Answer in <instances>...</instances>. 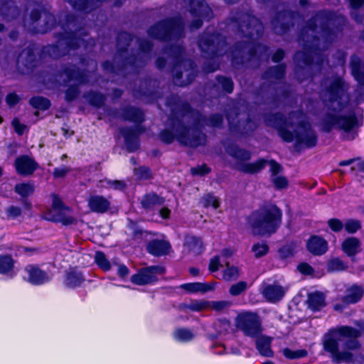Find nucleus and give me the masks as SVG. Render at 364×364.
<instances>
[{"label": "nucleus", "mask_w": 364, "mask_h": 364, "mask_svg": "<svg viewBox=\"0 0 364 364\" xmlns=\"http://www.w3.org/2000/svg\"><path fill=\"white\" fill-rule=\"evenodd\" d=\"M352 73L358 82L362 83L364 81V73L359 70L354 63L352 64Z\"/></svg>", "instance_id": "nucleus-52"}, {"label": "nucleus", "mask_w": 364, "mask_h": 364, "mask_svg": "<svg viewBox=\"0 0 364 364\" xmlns=\"http://www.w3.org/2000/svg\"><path fill=\"white\" fill-rule=\"evenodd\" d=\"M66 75L69 78V81L74 80L77 83H83L85 82L84 77L78 70H67Z\"/></svg>", "instance_id": "nucleus-44"}, {"label": "nucleus", "mask_w": 364, "mask_h": 364, "mask_svg": "<svg viewBox=\"0 0 364 364\" xmlns=\"http://www.w3.org/2000/svg\"><path fill=\"white\" fill-rule=\"evenodd\" d=\"M297 268L301 273L304 274H311L313 272L311 267L306 263L299 264Z\"/></svg>", "instance_id": "nucleus-55"}, {"label": "nucleus", "mask_w": 364, "mask_h": 364, "mask_svg": "<svg viewBox=\"0 0 364 364\" xmlns=\"http://www.w3.org/2000/svg\"><path fill=\"white\" fill-rule=\"evenodd\" d=\"M15 191L21 196L25 197L31 195L33 192L34 188L31 183H23L17 184L15 187Z\"/></svg>", "instance_id": "nucleus-36"}, {"label": "nucleus", "mask_w": 364, "mask_h": 364, "mask_svg": "<svg viewBox=\"0 0 364 364\" xmlns=\"http://www.w3.org/2000/svg\"><path fill=\"white\" fill-rule=\"evenodd\" d=\"M177 132V134L174 135L171 131L165 130L161 132V139L166 143H171L176 137L181 144L191 146H197L205 141L204 135L196 129L181 127Z\"/></svg>", "instance_id": "nucleus-4"}, {"label": "nucleus", "mask_w": 364, "mask_h": 364, "mask_svg": "<svg viewBox=\"0 0 364 364\" xmlns=\"http://www.w3.org/2000/svg\"><path fill=\"white\" fill-rule=\"evenodd\" d=\"M308 250L314 255H322L327 251V242L318 236L311 237L307 242Z\"/></svg>", "instance_id": "nucleus-18"}, {"label": "nucleus", "mask_w": 364, "mask_h": 364, "mask_svg": "<svg viewBox=\"0 0 364 364\" xmlns=\"http://www.w3.org/2000/svg\"><path fill=\"white\" fill-rule=\"evenodd\" d=\"M272 182L277 189L285 188L288 185L287 178L282 176H272Z\"/></svg>", "instance_id": "nucleus-45"}, {"label": "nucleus", "mask_w": 364, "mask_h": 364, "mask_svg": "<svg viewBox=\"0 0 364 364\" xmlns=\"http://www.w3.org/2000/svg\"><path fill=\"white\" fill-rule=\"evenodd\" d=\"M343 251L348 256H354L360 251V243L358 238L348 237L342 243Z\"/></svg>", "instance_id": "nucleus-23"}, {"label": "nucleus", "mask_w": 364, "mask_h": 364, "mask_svg": "<svg viewBox=\"0 0 364 364\" xmlns=\"http://www.w3.org/2000/svg\"><path fill=\"white\" fill-rule=\"evenodd\" d=\"M175 31V26L170 22L161 23L149 30V34L154 38L166 39Z\"/></svg>", "instance_id": "nucleus-14"}, {"label": "nucleus", "mask_w": 364, "mask_h": 364, "mask_svg": "<svg viewBox=\"0 0 364 364\" xmlns=\"http://www.w3.org/2000/svg\"><path fill=\"white\" fill-rule=\"evenodd\" d=\"M136 175L139 176L141 178H147L150 176L149 169L146 167H141L136 170Z\"/></svg>", "instance_id": "nucleus-56"}, {"label": "nucleus", "mask_w": 364, "mask_h": 364, "mask_svg": "<svg viewBox=\"0 0 364 364\" xmlns=\"http://www.w3.org/2000/svg\"><path fill=\"white\" fill-rule=\"evenodd\" d=\"M269 251V247L266 242H257L253 245L252 252L255 257L259 258L265 255Z\"/></svg>", "instance_id": "nucleus-34"}, {"label": "nucleus", "mask_w": 364, "mask_h": 364, "mask_svg": "<svg viewBox=\"0 0 364 364\" xmlns=\"http://www.w3.org/2000/svg\"><path fill=\"white\" fill-rule=\"evenodd\" d=\"M308 304L314 311L320 310L326 306L325 295L319 291L310 293L308 296Z\"/></svg>", "instance_id": "nucleus-24"}, {"label": "nucleus", "mask_w": 364, "mask_h": 364, "mask_svg": "<svg viewBox=\"0 0 364 364\" xmlns=\"http://www.w3.org/2000/svg\"><path fill=\"white\" fill-rule=\"evenodd\" d=\"M84 281V277L80 272L71 271L70 272L66 278V285L70 287H75L79 286Z\"/></svg>", "instance_id": "nucleus-29"}, {"label": "nucleus", "mask_w": 364, "mask_h": 364, "mask_svg": "<svg viewBox=\"0 0 364 364\" xmlns=\"http://www.w3.org/2000/svg\"><path fill=\"white\" fill-rule=\"evenodd\" d=\"M236 322L237 328L248 336L255 337L262 331L261 321L255 313L242 312L237 316Z\"/></svg>", "instance_id": "nucleus-6"}, {"label": "nucleus", "mask_w": 364, "mask_h": 364, "mask_svg": "<svg viewBox=\"0 0 364 364\" xmlns=\"http://www.w3.org/2000/svg\"><path fill=\"white\" fill-rule=\"evenodd\" d=\"M118 274L122 277H126L129 274L128 268L124 265H119L117 269Z\"/></svg>", "instance_id": "nucleus-61"}, {"label": "nucleus", "mask_w": 364, "mask_h": 364, "mask_svg": "<svg viewBox=\"0 0 364 364\" xmlns=\"http://www.w3.org/2000/svg\"><path fill=\"white\" fill-rule=\"evenodd\" d=\"M266 165L269 166L270 171L272 173V176H277V173L281 169L279 164L274 161H268L264 159H259L256 162L243 165L242 170L247 173H256L263 168Z\"/></svg>", "instance_id": "nucleus-11"}, {"label": "nucleus", "mask_w": 364, "mask_h": 364, "mask_svg": "<svg viewBox=\"0 0 364 364\" xmlns=\"http://www.w3.org/2000/svg\"><path fill=\"white\" fill-rule=\"evenodd\" d=\"M281 221V210L277 206L272 205L259 212L252 223V228L257 234H272L279 228Z\"/></svg>", "instance_id": "nucleus-3"}, {"label": "nucleus", "mask_w": 364, "mask_h": 364, "mask_svg": "<svg viewBox=\"0 0 364 364\" xmlns=\"http://www.w3.org/2000/svg\"><path fill=\"white\" fill-rule=\"evenodd\" d=\"M171 245L164 240H153L147 245V251L154 256H162L169 252Z\"/></svg>", "instance_id": "nucleus-15"}, {"label": "nucleus", "mask_w": 364, "mask_h": 364, "mask_svg": "<svg viewBox=\"0 0 364 364\" xmlns=\"http://www.w3.org/2000/svg\"><path fill=\"white\" fill-rule=\"evenodd\" d=\"M209 306L219 311L227 306V302L225 301H213L210 304Z\"/></svg>", "instance_id": "nucleus-59"}, {"label": "nucleus", "mask_w": 364, "mask_h": 364, "mask_svg": "<svg viewBox=\"0 0 364 364\" xmlns=\"http://www.w3.org/2000/svg\"><path fill=\"white\" fill-rule=\"evenodd\" d=\"M12 125L14 127L16 132L18 134H23V131H24V129L26 128V126L22 124H21L18 119H14L12 121Z\"/></svg>", "instance_id": "nucleus-57"}, {"label": "nucleus", "mask_w": 364, "mask_h": 364, "mask_svg": "<svg viewBox=\"0 0 364 364\" xmlns=\"http://www.w3.org/2000/svg\"><path fill=\"white\" fill-rule=\"evenodd\" d=\"M194 337L193 333L186 328H178L173 332V338L179 342H188Z\"/></svg>", "instance_id": "nucleus-31"}, {"label": "nucleus", "mask_w": 364, "mask_h": 364, "mask_svg": "<svg viewBox=\"0 0 364 364\" xmlns=\"http://www.w3.org/2000/svg\"><path fill=\"white\" fill-rule=\"evenodd\" d=\"M30 102L32 106L41 109H46L50 105L49 100L41 97H33Z\"/></svg>", "instance_id": "nucleus-38"}, {"label": "nucleus", "mask_w": 364, "mask_h": 364, "mask_svg": "<svg viewBox=\"0 0 364 364\" xmlns=\"http://www.w3.org/2000/svg\"><path fill=\"white\" fill-rule=\"evenodd\" d=\"M284 53L282 50H278L272 56V60L274 62H279L284 58Z\"/></svg>", "instance_id": "nucleus-62"}, {"label": "nucleus", "mask_w": 364, "mask_h": 364, "mask_svg": "<svg viewBox=\"0 0 364 364\" xmlns=\"http://www.w3.org/2000/svg\"><path fill=\"white\" fill-rule=\"evenodd\" d=\"M209 172V168L205 165H202L196 168H191V173L193 175H204Z\"/></svg>", "instance_id": "nucleus-54"}, {"label": "nucleus", "mask_w": 364, "mask_h": 364, "mask_svg": "<svg viewBox=\"0 0 364 364\" xmlns=\"http://www.w3.org/2000/svg\"><path fill=\"white\" fill-rule=\"evenodd\" d=\"M75 9L85 10L87 8L88 0H68Z\"/></svg>", "instance_id": "nucleus-49"}, {"label": "nucleus", "mask_w": 364, "mask_h": 364, "mask_svg": "<svg viewBox=\"0 0 364 364\" xmlns=\"http://www.w3.org/2000/svg\"><path fill=\"white\" fill-rule=\"evenodd\" d=\"M326 121L328 130H330L332 127L337 126L344 131H349L353 127L355 123V119L353 114L348 117H338L335 114H329L327 116Z\"/></svg>", "instance_id": "nucleus-8"}, {"label": "nucleus", "mask_w": 364, "mask_h": 364, "mask_svg": "<svg viewBox=\"0 0 364 364\" xmlns=\"http://www.w3.org/2000/svg\"><path fill=\"white\" fill-rule=\"evenodd\" d=\"M95 259L97 265L103 270L107 271L110 269V263L102 252H96Z\"/></svg>", "instance_id": "nucleus-37"}, {"label": "nucleus", "mask_w": 364, "mask_h": 364, "mask_svg": "<svg viewBox=\"0 0 364 364\" xmlns=\"http://www.w3.org/2000/svg\"><path fill=\"white\" fill-rule=\"evenodd\" d=\"M329 100L333 109L341 108V102L346 99L345 90L341 79L336 80L328 90Z\"/></svg>", "instance_id": "nucleus-9"}, {"label": "nucleus", "mask_w": 364, "mask_h": 364, "mask_svg": "<svg viewBox=\"0 0 364 364\" xmlns=\"http://www.w3.org/2000/svg\"><path fill=\"white\" fill-rule=\"evenodd\" d=\"M210 303L205 301H193L189 307L193 311H200L202 309L209 307Z\"/></svg>", "instance_id": "nucleus-50"}, {"label": "nucleus", "mask_w": 364, "mask_h": 364, "mask_svg": "<svg viewBox=\"0 0 364 364\" xmlns=\"http://www.w3.org/2000/svg\"><path fill=\"white\" fill-rule=\"evenodd\" d=\"M218 82L222 85L223 89L228 92H231L233 90V84L230 79L226 77H219Z\"/></svg>", "instance_id": "nucleus-48"}, {"label": "nucleus", "mask_w": 364, "mask_h": 364, "mask_svg": "<svg viewBox=\"0 0 364 364\" xmlns=\"http://www.w3.org/2000/svg\"><path fill=\"white\" fill-rule=\"evenodd\" d=\"M272 338L269 336H262L256 340V348L259 354L264 357L271 358L274 352L271 349Z\"/></svg>", "instance_id": "nucleus-21"}, {"label": "nucleus", "mask_w": 364, "mask_h": 364, "mask_svg": "<svg viewBox=\"0 0 364 364\" xmlns=\"http://www.w3.org/2000/svg\"><path fill=\"white\" fill-rule=\"evenodd\" d=\"M284 287L277 283L267 284L262 291L264 296L270 301L274 302L280 300L285 294Z\"/></svg>", "instance_id": "nucleus-16"}, {"label": "nucleus", "mask_w": 364, "mask_h": 364, "mask_svg": "<svg viewBox=\"0 0 364 364\" xmlns=\"http://www.w3.org/2000/svg\"><path fill=\"white\" fill-rule=\"evenodd\" d=\"M25 272L28 275V282L33 284H42L48 282L51 278L50 275L46 272L32 265L27 266Z\"/></svg>", "instance_id": "nucleus-13"}, {"label": "nucleus", "mask_w": 364, "mask_h": 364, "mask_svg": "<svg viewBox=\"0 0 364 364\" xmlns=\"http://www.w3.org/2000/svg\"><path fill=\"white\" fill-rule=\"evenodd\" d=\"M328 225L329 228L334 232H340L344 227L343 223L337 218H332L328 220Z\"/></svg>", "instance_id": "nucleus-47"}, {"label": "nucleus", "mask_w": 364, "mask_h": 364, "mask_svg": "<svg viewBox=\"0 0 364 364\" xmlns=\"http://www.w3.org/2000/svg\"><path fill=\"white\" fill-rule=\"evenodd\" d=\"M202 203L205 207L213 206L215 209L220 205L218 198L211 194L205 196L202 199Z\"/></svg>", "instance_id": "nucleus-41"}, {"label": "nucleus", "mask_w": 364, "mask_h": 364, "mask_svg": "<svg viewBox=\"0 0 364 364\" xmlns=\"http://www.w3.org/2000/svg\"><path fill=\"white\" fill-rule=\"evenodd\" d=\"M359 331L349 326H340L331 329L323 338L324 349L331 355L333 360L337 363L353 361L352 350L359 348L357 341Z\"/></svg>", "instance_id": "nucleus-1"}, {"label": "nucleus", "mask_w": 364, "mask_h": 364, "mask_svg": "<svg viewBox=\"0 0 364 364\" xmlns=\"http://www.w3.org/2000/svg\"><path fill=\"white\" fill-rule=\"evenodd\" d=\"M164 199L155 193H149L145 195L141 200L142 207L145 209H151L156 205H161L164 203Z\"/></svg>", "instance_id": "nucleus-26"}, {"label": "nucleus", "mask_w": 364, "mask_h": 364, "mask_svg": "<svg viewBox=\"0 0 364 364\" xmlns=\"http://www.w3.org/2000/svg\"><path fill=\"white\" fill-rule=\"evenodd\" d=\"M220 257L215 256L213 257L209 264V269L211 272H215L219 269L220 267H223Z\"/></svg>", "instance_id": "nucleus-46"}, {"label": "nucleus", "mask_w": 364, "mask_h": 364, "mask_svg": "<svg viewBox=\"0 0 364 364\" xmlns=\"http://www.w3.org/2000/svg\"><path fill=\"white\" fill-rule=\"evenodd\" d=\"M224 41L219 35H211L203 37L199 41V47L205 53H211L215 55L218 52V48L223 45Z\"/></svg>", "instance_id": "nucleus-12"}, {"label": "nucleus", "mask_w": 364, "mask_h": 364, "mask_svg": "<svg viewBox=\"0 0 364 364\" xmlns=\"http://www.w3.org/2000/svg\"><path fill=\"white\" fill-rule=\"evenodd\" d=\"M88 205L92 211L103 213L109 210L110 202L102 196H93L90 198Z\"/></svg>", "instance_id": "nucleus-17"}, {"label": "nucleus", "mask_w": 364, "mask_h": 364, "mask_svg": "<svg viewBox=\"0 0 364 364\" xmlns=\"http://www.w3.org/2000/svg\"><path fill=\"white\" fill-rule=\"evenodd\" d=\"M127 117L134 122H141L143 120V113L138 109L131 108L127 112Z\"/></svg>", "instance_id": "nucleus-43"}, {"label": "nucleus", "mask_w": 364, "mask_h": 364, "mask_svg": "<svg viewBox=\"0 0 364 364\" xmlns=\"http://www.w3.org/2000/svg\"><path fill=\"white\" fill-rule=\"evenodd\" d=\"M233 253H234L233 250H232L230 248H225L222 250L220 255L219 257H220V259L221 258L226 259V258L231 257L233 255Z\"/></svg>", "instance_id": "nucleus-60"}, {"label": "nucleus", "mask_w": 364, "mask_h": 364, "mask_svg": "<svg viewBox=\"0 0 364 364\" xmlns=\"http://www.w3.org/2000/svg\"><path fill=\"white\" fill-rule=\"evenodd\" d=\"M185 247L188 252L193 254L200 253L203 248L201 240L193 235H188L186 237Z\"/></svg>", "instance_id": "nucleus-27"}, {"label": "nucleus", "mask_w": 364, "mask_h": 364, "mask_svg": "<svg viewBox=\"0 0 364 364\" xmlns=\"http://www.w3.org/2000/svg\"><path fill=\"white\" fill-rule=\"evenodd\" d=\"M14 262L9 256L0 257V274H11L14 269Z\"/></svg>", "instance_id": "nucleus-30"}, {"label": "nucleus", "mask_w": 364, "mask_h": 364, "mask_svg": "<svg viewBox=\"0 0 364 364\" xmlns=\"http://www.w3.org/2000/svg\"><path fill=\"white\" fill-rule=\"evenodd\" d=\"M164 273V268L159 266H151L142 268L131 277V282L136 285L152 284L158 279V276Z\"/></svg>", "instance_id": "nucleus-7"}, {"label": "nucleus", "mask_w": 364, "mask_h": 364, "mask_svg": "<svg viewBox=\"0 0 364 364\" xmlns=\"http://www.w3.org/2000/svg\"><path fill=\"white\" fill-rule=\"evenodd\" d=\"M215 283L204 284L200 282L187 283L182 284L181 288L189 293L202 292L205 293L212 291L215 287Z\"/></svg>", "instance_id": "nucleus-22"}, {"label": "nucleus", "mask_w": 364, "mask_h": 364, "mask_svg": "<svg viewBox=\"0 0 364 364\" xmlns=\"http://www.w3.org/2000/svg\"><path fill=\"white\" fill-rule=\"evenodd\" d=\"M346 264L339 259H333L328 264V270L331 272H339L346 269Z\"/></svg>", "instance_id": "nucleus-39"}, {"label": "nucleus", "mask_w": 364, "mask_h": 364, "mask_svg": "<svg viewBox=\"0 0 364 364\" xmlns=\"http://www.w3.org/2000/svg\"><path fill=\"white\" fill-rule=\"evenodd\" d=\"M51 208L46 213V218L48 220L58 222L65 225H72L77 222V218L73 215L72 210L65 206L60 198L52 195Z\"/></svg>", "instance_id": "nucleus-5"}, {"label": "nucleus", "mask_w": 364, "mask_h": 364, "mask_svg": "<svg viewBox=\"0 0 364 364\" xmlns=\"http://www.w3.org/2000/svg\"><path fill=\"white\" fill-rule=\"evenodd\" d=\"M15 168L18 174L29 176L37 169L38 164L28 156H21L16 159Z\"/></svg>", "instance_id": "nucleus-10"}, {"label": "nucleus", "mask_w": 364, "mask_h": 364, "mask_svg": "<svg viewBox=\"0 0 364 364\" xmlns=\"http://www.w3.org/2000/svg\"><path fill=\"white\" fill-rule=\"evenodd\" d=\"M247 288V284L245 282H239L231 286L230 294L232 296H237L245 291Z\"/></svg>", "instance_id": "nucleus-42"}, {"label": "nucleus", "mask_w": 364, "mask_h": 364, "mask_svg": "<svg viewBox=\"0 0 364 364\" xmlns=\"http://www.w3.org/2000/svg\"><path fill=\"white\" fill-rule=\"evenodd\" d=\"M225 269L223 271V278L226 281L237 279L240 276V270L237 267L230 266L228 262H225Z\"/></svg>", "instance_id": "nucleus-32"}, {"label": "nucleus", "mask_w": 364, "mask_h": 364, "mask_svg": "<svg viewBox=\"0 0 364 364\" xmlns=\"http://www.w3.org/2000/svg\"><path fill=\"white\" fill-rule=\"evenodd\" d=\"M191 11L203 18L208 17L210 13V9L203 0H192Z\"/></svg>", "instance_id": "nucleus-25"}, {"label": "nucleus", "mask_w": 364, "mask_h": 364, "mask_svg": "<svg viewBox=\"0 0 364 364\" xmlns=\"http://www.w3.org/2000/svg\"><path fill=\"white\" fill-rule=\"evenodd\" d=\"M6 213L8 218L14 219L21 215V210L18 207L11 206L6 209Z\"/></svg>", "instance_id": "nucleus-51"}, {"label": "nucleus", "mask_w": 364, "mask_h": 364, "mask_svg": "<svg viewBox=\"0 0 364 364\" xmlns=\"http://www.w3.org/2000/svg\"><path fill=\"white\" fill-rule=\"evenodd\" d=\"M70 171L68 167L63 166L60 168H55L53 171V176L55 178H63Z\"/></svg>", "instance_id": "nucleus-53"}, {"label": "nucleus", "mask_w": 364, "mask_h": 364, "mask_svg": "<svg viewBox=\"0 0 364 364\" xmlns=\"http://www.w3.org/2000/svg\"><path fill=\"white\" fill-rule=\"evenodd\" d=\"M268 124L278 129L279 136L286 141H291L294 139L297 144H303L306 147H311L316 145V137L314 132L306 124L301 122L298 132L294 136L287 130L291 126V121H287L281 114H276L268 121Z\"/></svg>", "instance_id": "nucleus-2"}, {"label": "nucleus", "mask_w": 364, "mask_h": 364, "mask_svg": "<svg viewBox=\"0 0 364 364\" xmlns=\"http://www.w3.org/2000/svg\"><path fill=\"white\" fill-rule=\"evenodd\" d=\"M241 29L242 32H247V36L250 38H254L255 36H259L262 31L263 26L260 21L256 18L255 17H249L248 18V23L245 25L241 26Z\"/></svg>", "instance_id": "nucleus-20"}, {"label": "nucleus", "mask_w": 364, "mask_h": 364, "mask_svg": "<svg viewBox=\"0 0 364 364\" xmlns=\"http://www.w3.org/2000/svg\"><path fill=\"white\" fill-rule=\"evenodd\" d=\"M18 101V97L14 93H11L6 97V102L9 106H14Z\"/></svg>", "instance_id": "nucleus-58"}, {"label": "nucleus", "mask_w": 364, "mask_h": 364, "mask_svg": "<svg viewBox=\"0 0 364 364\" xmlns=\"http://www.w3.org/2000/svg\"><path fill=\"white\" fill-rule=\"evenodd\" d=\"M77 92L75 88L68 90L66 93V97L68 100H73L77 95Z\"/></svg>", "instance_id": "nucleus-64"}, {"label": "nucleus", "mask_w": 364, "mask_h": 364, "mask_svg": "<svg viewBox=\"0 0 364 364\" xmlns=\"http://www.w3.org/2000/svg\"><path fill=\"white\" fill-rule=\"evenodd\" d=\"M283 355L288 359H298L307 355V351L304 349L292 350L288 348H284Z\"/></svg>", "instance_id": "nucleus-33"}, {"label": "nucleus", "mask_w": 364, "mask_h": 364, "mask_svg": "<svg viewBox=\"0 0 364 364\" xmlns=\"http://www.w3.org/2000/svg\"><path fill=\"white\" fill-rule=\"evenodd\" d=\"M127 185L123 181L103 179L99 181V187L101 188L112 189L115 191H122Z\"/></svg>", "instance_id": "nucleus-28"}, {"label": "nucleus", "mask_w": 364, "mask_h": 364, "mask_svg": "<svg viewBox=\"0 0 364 364\" xmlns=\"http://www.w3.org/2000/svg\"><path fill=\"white\" fill-rule=\"evenodd\" d=\"M363 289L358 285L353 284L346 289V294L342 300L346 305L352 304L360 300L363 295Z\"/></svg>", "instance_id": "nucleus-19"}, {"label": "nucleus", "mask_w": 364, "mask_h": 364, "mask_svg": "<svg viewBox=\"0 0 364 364\" xmlns=\"http://www.w3.org/2000/svg\"><path fill=\"white\" fill-rule=\"evenodd\" d=\"M346 230L348 233H355L360 229L361 225L359 220H348L344 225Z\"/></svg>", "instance_id": "nucleus-40"}, {"label": "nucleus", "mask_w": 364, "mask_h": 364, "mask_svg": "<svg viewBox=\"0 0 364 364\" xmlns=\"http://www.w3.org/2000/svg\"><path fill=\"white\" fill-rule=\"evenodd\" d=\"M228 151L231 156L241 161H246L250 158V154L248 151L237 147H230Z\"/></svg>", "instance_id": "nucleus-35"}, {"label": "nucleus", "mask_w": 364, "mask_h": 364, "mask_svg": "<svg viewBox=\"0 0 364 364\" xmlns=\"http://www.w3.org/2000/svg\"><path fill=\"white\" fill-rule=\"evenodd\" d=\"M171 210L167 208H162L159 211L160 216L164 219L169 218Z\"/></svg>", "instance_id": "nucleus-63"}]
</instances>
